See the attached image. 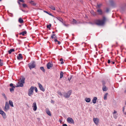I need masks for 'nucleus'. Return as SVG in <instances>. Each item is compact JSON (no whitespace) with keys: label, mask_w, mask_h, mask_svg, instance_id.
<instances>
[{"label":"nucleus","mask_w":126,"mask_h":126,"mask_svg":"<svg viewBox=\"0 0 126 126\" xmlns=\"http://www.w3.org/2000/svg\"><path fill=\"white\" fill-rule=\"evenodd\" d=\"M62 24H63L65 26H66V27H68L69 25V24H66V22L65 21H64L63 22V21L62 22Z\"/></svg>","instance_id":"c756f323"},{"label":"nucleus","mask_w":126,"mask_h":126,"mask_svg":"<svg viewBox=\"0 0 126 126\" xmlns=\"http://www.w3.org/2000/svg\"><path fill=\"white\" fill-rule=\"evenodd\" d=\"M58 41V40L57 39H55L54 40V41L55 43L56 44H57V42Z\"/></svg>","instance_id":"49530a36"},{"label":"nucleus","mask_w":126,"mask_h":126,"mask_svg":"<svg viewBox=\"0 0 126 126\" xmlns=\"http://www.w3.org/2000/svg\"><path fill=\"white\" fill-rule=\"evenodd\" d=\"M106 18L105 17H103L102 19L101 20H95V24L98 25H104L106 20Z\"/></svg>","instance_id":"f257e3e1"},{"label":"nucleus","mask_w":126,"mask_h":126,"mask_svg":"<svg viewBox=\"0 0 126 126\" xmlns=\"http://www.w3.org/2000/svg\"><path fill=\"white\" fill-rule=\"evenodd\" d=\"M115 62L114 61H111V64H115Z\"/></svg>","instance_id":"3c124183"},{"label":"nucleus","mask_w":126,"mask_h":126,"mask_svg":"<svg viewBox=\"0 0 126 126\" xmlns=\"http://www.w3.org/2000/svg\"><path fill=\"white\" fill-rule=\"evenodd\" d=\"M54 38L55 39H57V36H56V35L55 36H54Z\"/></svg>","instance_id":"6e6d98bb"},{"label":"nucleus","mask_w":126,"mask_h":126,"mask_svg":"<svg viewBox=\"0 0 126 126\" xmlns=\"http://www.w3.org/2000/svg\"><path fill=\"white\" fill-rule=\"evenodd\" d=\"M97 98L96 97H94L93 99L92 100V102L94 104H95L96 102V100Z\"/></svg>","instance_id":"412c9836"},{"label":"nucleus","mask_w":126,"mask_h":126,"mask_svg":"<svg viewBox=\"0 0 126 126\" xmlns=\"http://www.w3.org/2000/svg\"><path fill=\"white\" fill-rule=\"evenodd\" d=\"M94 122L96 125H98L99 122V119L97 118H94L93 119Z\"/></svg>","instance_id":"dca6fc26"},{"label":"nucleus","mask_w":126,"mask_h":126,"mask_svg":"<svg viewBox=\"0 0 126 126\" xmlns=\"http://www.w3.org/2000/svg\"><path fill=\"white\" fill-rule=\"evenodd\" d=\"M2 96H3L6 99H7V97H6V96L5 95L4 93H2Z\"/></svg>","instance_id":"79ce46f5"},{"label":"nucleus","mask_w":126,"mask_h":126,"mask_svg":"<svg viewBox=\"0 0 126 126\" xmlns=\"http://www.w3.org/2000/svg\"><path fill=\"white\" fill-rule=\"evenodd\" d=\"M125 104L126 105V101H125Z\"/></svg>","instance_id":"338daca9"},{"label":"nucleus","mask_w":126,"mask_h":126,"mask_svg":"<svg viewBox=\"0 0 126 126\" xmlns=\"http://www.w3.org/2000/svg\"><path fill=\"white\" fill-rule=\"evenodd\" d=\"M0 114L2 115L3 118H5L6 117L5 113L2 110L0 109Z\"/></svg>","instance_id":"9d476101"},{"label":"nucleus","mask_w":126,"mask_h":126,"mask_svg":"<svg viewBox=\"0 0 126 126\" xmlns=\"http://www.w3.org/2000/svg\"><path fill=\"white\" fill-rule=\"evenodd\" d=\"M46 112L47 113L49 116H51V114L48 108H47L46 109Z\"/></svg>","instance_id":"f3484780"},{"label":"nucleus","mask_w":126,"mask_h":126,"mask_svg":"<svg viewBox=\"0 0 126 126\" xmlns=\"http://www.w3.org/2000/svg\"><path fill=\"white\" fill-rule=\"evenodd\" d=\"M72 92L71 90L68 91L67 92L65 93L63 95L64 97L66 98H69L71 95Z\"/></svg>","instance_id":"20e7f679"},{"label":"nucleus","mask_w":126,"mask_h":126,"mask_svg":"<svg viewBox=\"0 0 126 126\" xmlns=\"http://www.w3.org/2000/svg\"><path fill=\"white\" fill-rule=\"evenodd\" d=\"M34 87L32 86L29 90L28 95L29 96H31L33 94Z\"/></svg>","instance_id":"423d86ee"},{"label":"nucleus","mask_w":126,"mask_h":126,"mask_svg":"<svg viewBox=\"0 0 126 126\" xmlns=\"http://www.w3.org/2000/svg\"><path fill=\"white\" fill-rule=\"evenodd\" d=\"M28 66L30 69L34 68L36 66V63L34 61H32L28 63Z\"/></svg>","instance_id":"7ed1b4c3"},{"label":"nucleus","mask_w":126,"mask_h":126,"mask_svg":"<svg viewBox=\"0 0 126 126\" xmlns=\"http://www.w3.org/2000/svg\"><path fill=\"white\" fill-rule=\"evenodd\" d=\"M67 122L69 124H74L75 123L74 120L71 117L68 118L67 119Z\"/></svg>","instance_id":"0eeeda50"},{"label":"nucleus","mask_w":126,"mask_h":126,"mask_svg":"<svg viewBox=\"0 0 126 126\" xmlns=\"http://www.w3.org/2000/svg\"><path fill=\"white\" fill-rule=\"evenodd\" d=\"M63 61V58L60 59V61Z\"/></svg>","instance_id":"5fc2aeb1"},{"label":"nucleus","mask_w":126,"mask_h":126,"mask_svg":"<svg viewBox=\"0 0 126 126\" xmlns=\"http://www.w3.org/2000/svg\"><path fill=\"white\" fill-rule=\"evenodd\" d=\"M72 79V77H70V78H68V80H71Z\"/></svg>","instance_id":"4d7b16f0"},{"label":"nucleus","mask_w":126,"mask_h":126,"mask_svg":"<svg viewBox=\"0 0 126 126\" xmlns=\"http://www.w3.org/2000/svg\"><path fill=\"white\" fill-rule=\"evenodd\" d=\"M72 23L73 24H77L79 23L74 19H73V20L72 21Z\"/></svg>","instance_id":"4be33fe9"},{"label":"nucleus","mask_w":126,"mask_h":126,"mask_svg":"<svg viewBox=\"0 0 126 126\" xmlns=\"http://www.w3.org/2000/svg\"><path fill=\"white\" fill-rule=\"evenodd\" d=\"M11 14V17H13V14Z\"/></svg>","instance_id":"0e129e2a"},{"label":"nucleus","mask_w":126,"mask_h":126,"mask_svg":"<svg viewBox=\"0 0 126 126\" xmlns=\"http://www.w3.org/2000/svg\"><path fill=\"white\" fill-rule=\"evenodd\" d=\"M107 62L108 63H111V61H110V59H109L108 60Z\"/></svg>","instance_id":"de8ad7c7"},{"label":"nucleus","mask_w":126,"mask_h":126,"mask_svg":"<svg viewBox=\"0 0 126 126\" xmlns=\"http://www.w3.org/2000/svg\"><path fill=\"white\" fill-rule=\"evenodd\" d=\"M62 126H68L67 125L65 124H63V125Z\"/></svg>","instance_id":"603ef678"},{"label":"nucleus","mask_w":126,"mask_h":126,"mask_svg":"<svg viewBox=\"0 0 126 126\" xmlns=\"http://www.w3.org/2000/svg\"><path fill=\"white\" fill-rule=\"evenodd\" d=\"M22 6H23V7L24 8H25V7H28L27 5L26 4H23Z\"/></svg>","instance_id":"a19ab883"},{"label":"nucleus","mask_w":126,"mask_h":126,"mask_svg":"<svg viewBox=\"0 0 126 126\" xmlns=\"http://www.w3.org/2000/svg\"><path fill=\"white\" fill-rule=\"evenodd\" d=\"M102 5L101 4H97V7H96V8H100V7Z\"/></svg>","instance_id":"ea45409f"},{"label":"nucleus","mask_w":126,"mask_h":126,"mask_svg":"<svg viewBox=\"0 0 126 126\" xmlns=\"http://www.w3.org/2000/svg\"><path fill=\"white\" fill-rule=\"evenodd\" d=\"M10 86L11 87V88L9 89L10 92L11 93L13 92L15 87L14 86L13 84L12 83L10 84Z\"/></svg>","instance_id":"6e6552de"},{"label":"nucleus","mask_w":126,"mask_h":126,"mask_svg":"<svg viewBox=\"0 0 126 126\" xmlns=\"http://www.w3.org/2000/svg\"><path fill=\"white\" fill-rule=\"evenodd\" d=\"M9 104L11 107H14V105L13 104V102L12 101L10 100L9 101Z\"/></svg>","instance_id":"393cba45"},{"label":"nucleus","mask_w":126,"mask_h":126,"mask_svg":"<svg viewBox=\"0 0 126 126\" xmlns=\"http://www.w3.org/2000/svg\"><path fill=\"white\" fill-rule=\"evenodd\" d=\"M27 33V32L26 31H25L21 32H20L19 33V34L20 35H22L23 36H24L25 35V34H26Z\"/></svg>","instance_id":"b1692460"},{"label":"nucleus","mask_w":126,"mask_h":126,"mask_svg":"<svg viewBox=\"0 0 126 126\" xmlns=\"http://www.w3.org/2000/svg\"><path fill=\"white\" fill-rule=\"evenodd\" d=\"M113 117L115 119H116L117 117V115H116L115 114H114L113 116Z\"/></svg>","instance_id":"c03bdc74"},{"label":"nucleus","mask_w":126,"mask_h":126,"mask_svg":"<svg viewBox=\"0 0 126 126\" xmlns=\"http://www.w3.org/2000/svg\"><path fill=\"white\" fill-rule=\"evenodd\" d=\"M44 12L46 13H47V14H48L49 15H50L52 16H53L52 14L51 13H50L48 12H47V11H46L45 10H44Z\"/></svg>","instance_id":"2f4dec72"},{"label":"nucleus","mask_w":126,"mask_h":126,"mask_svg":"<svg viewBox=\"0 0 126 126\" xmlns=\"http://www.w3.org/2000/svg\"><path fill=\"white\" fill-rule=\"evenodd\" d=\"M63 73L62 71H61L60 72V79L62 78L63 76Z\"/></svg>","instance_id":"7c9ffc66"},{"label":"nucleus","mask_w":126,"mask_h":126,"mask_svg":"<svg viewBox=\"0 0 126 126\" xmlns=\"http://www.w3.org/2000/svg\"><path fill=\"white\" fill-rule=\"evenodd\" d=\"M51 24H50L49 25H47V28L49 29V30H50V28L51 27Z\"/></svg>","instance_id":"4c0bfd02"},{"label":"nucleus","mask_w":126,"mask_h":126,"mask_svg":"<svg viewBox=\"0 0 126 126\" xmlns=\"http://www.w3.org/2000/svg\"><path fill=\"white\" fill-rule=\"evenodd\" d=\"M56 35V34H52V35L51 36V38L52 39H53L54 38V36H55Z\"/></svg>","instance_id":"58836bf2"},{"label":"nucleus","mask_w":126,"mask_h":126,"mask_svg":"<svg viewBox=\"0 0 126 126\" xmlns=\"http://www.w3.org/2000/svg\"><path fill=\"white\" fill-rule=\"evenodd\" d=\"M34 90H35V92H37L38 91V90H37V88H36V87H34Z\"/></svg>","instance_id":"a18cd8bd"},{"label":"nucleus","mask_w":126,"mask_h":126,"mask_svg":"<svg viewBox=\"0 0 126 126\" xmlns=\"http://www.w3.org/2000/svg\"><path fill=\"white\" fill-rule=\"evenodd\" d=\"M20 2L24 3L25 2V1L23 0H18L17 1V2L19 4H20Z\"/></svg>","instance_id":"e433bc0d"},{"label":"nucleus","mask_w":126,"mask_h":126,"mask_svg":"<svg viewBox=\"0 0 126 126\" xmlns=\"http://www.w3.org/2000/svg\"><path fill=\"white\" fill-rule=\"evenodd\" d=\"M108 94V93H106L105 94L104 97V100H106L107 99V95Z\"/></svg>","instance_id":"f704fd0d"},{"label":"nucleus","mask_w":126,"mask_h":126,"mask_svg":"<svg viewBox=\"0 0 126 126\" xmlns=\"http://www.w3.org/2000/svg\"><path fill=\"white\" fill-rule=\"evenodd\" d=\"M25 78L24 77H22V78H20L19 80V82H18L16 84V87H22L23 86V84L25 83Z\"/></svg>","instance_id":"f03ea898"},{"label":"nucleus","mask_w":126,"mask_h":126,"mask_svg":"<svg viewBox=\"0 0 126 126\" xmlns=\"http://www.w3.org/2000/svg\"><path fill=\"white\" fill-rule=\"evenodd\" d=\"M109 11V8H106V13H108Z\"/></svg>","instance_id":"37998d69"},{"label":"nucleus","mask_w":126,"mask_h":126,"mask_svg":"<svg viewBox=\"0 0 126 126\" xmlns=\"http://www.w3.org/2000/svg\"><path fill=\"white\" fill-rule=\"evenodd\" d=\"M125 109V107L124 106L123 108L122 111L123 112L124 111V110Z\"/></svg>","instance_id":"09e8293b"},{"label":"nucleus","mask_w":126,"mask_h":126,"mask_svg":"<svg viewBox=\"0 0 126 126\" xmlns=\"http://www.w3.org/2000/svg\"><path fill=\"white\" fill-rule=\"evenodd\" d=\"M123 113L125 115H126V112H125L124 111V112H123Z\"/></svg>","instance_id":"680f3d73"},{"label":"nucleus","mask_w":126,"mask_h":126,"mask_svg":"<svg viewBox=\"0 0 126 126\" xmlns=\"http://www.w3.org/2000/svg\"><path fill=\"white\" fill-rule=\"evenodd\" d=\"M60 44H61L60 42V41H58L57 44L60 45Z\"/></svg>","instance_id":"8fccbe9b"},{"label":"nucleus","mask_w":126,"mask_h":126,"mask_svg":"<svg viewBox=\"0 0 126 126\" xmlns=\"http://www.w3.org/2000/svg\"><path fill=\"white\" fill-rule=\"evenodd\" d=\"M18 21L21 23H22L24 22L23 20L21 17H20L19 18Z\"/></svg>","instance_id":"5701e85b"},{"label":"nucleus","mask_w":126,"mask_h":126,"mask_svg":"<svg viewBox=\"0 0 126 126\" xmlns=\"http://www.w3.org/2000/svg\"><path fill=\"white\" fill-rule=\"evenodd\" d=\"M91 13L94 16H96V13L94 12L93 11H92L91 12Z\"/></svg>","instance_id":"72a5a7b5"},{"label":"nucleus","mask_w":126,"mask_h":126,"mask_svg":"<svg viewBox=\"0 0 126 126\" xmlns=\"http://www.w3.org/2000/svg\"><path fill=\"white\" fill-rule=\"evenodd\" d=\"M64 62L63 61H61V64H63V63Z\"/></svg>","instance_id":"052dcab7"},{"label":"nucleus","mask_w":126,"mask_h":126,"mask_svg":"<svg viewBox=\"0 0 126 126\" xmlns=\"http://www.w3.org/2000/svg\"><path fill=\"white\" fill-rule=\"evenodd\" d=\"M17 58L18 60H20V59H23V57L22 54H19L18 55V56H17Z\"/></svg>","instance_id":"a211bd4d"},{"label":"nucleus","mask_w":126,"mask_h":126,"mask_svg":"<svg viewBox=\"0 0 126 126\" xmlns=\"http://www.w3.org/2000/svg\"><path fill=\"white\" fill-rule=\"evenodd\" d=\"M126 8V4L124 3L123 4L121 7L120 10L121 11H124Z\"/></svg>","instance_id":"f8f14e48"},{"label":"nucleus","mask_w":126,"mask_h":126,"mask_svg":"<svg viewBox=\"0 0 126 126\" xmlns=\"http://www.w3.org/2000/svg\"><path fill=\"white\" fill-rule=\"evenodd\" d=\"M117 112L116 111L114 110V112L113 113V114H114V113H116Z\"/></svg>","instance_id":"13d9d810"},{"label":"nucleus","mask_w":126,"mask_h":126,"mask_svg":"<svg viewBox=\"0 0 126 126\" xmlns=\"http://www.w3.org/2000/svg\"><path fill=\"white\" fill-rule=\"evenodd\" d=\"M53 64L52 63L48 62L47 64V68L48 69H50L53 66Z\"/></svg>","instance_id":"9b49d317"},{"label":"nucleus","mask_w":126,"mask_h":126,"mask_svg":"<svg viewBox=\"0 0 126 126\" xmlns=\"http://www.w3.org/2000/svg\"><path fill=\"white\" fill-rule=\"evenodd\" d=\"M49 8L53 10H55V8L53 5H51L49 6Z\"/></svg>","instance_id":"cd10ccee"},{"label":"nucleus","mask_w":126,"mask_h":126,"mask_svg":"<svg viewBox=\"0 0 126 126\" xmlns=\"http://www.w3.org/2000/svg\"><path fill=\"white\" fill-rule=\"evenodd\" d=\"M111 5L113 7H115L116 6V4L115 2L112 0H111L110 1Z\"/></svg>","instance_id":"ddd939ff"},{"label":"nucleus","mask_w":126,"mask_h":126,"mask_svg":"<svg viewBox=\"0 0 126 126\" xmlns=\"http://www.w3.org/2000/svg\"><path fill=\"white\" fill-rule=\"evenodd\" d=\"M54 101L52 100H51V103H54Z\"/></svg>","instance_id":"bf43d9fd"},{"label":"nucleus","mask_w":126,"mask_h":126,"mask_svg":"<svg viewBox=\"0 0 126 126\" xmlns=\"http://www.w3.org/2000/svg\"><path fill=\"white\" fill-rule=\"evenodd\" d=\"M30 3L33 6H35L36 4V3L34 2L32 0L31 1H30Z\"/></svg>","instance_id":"a878e982"},{"label":"nucleus","mask_w":126,"mask_h":126,"mask_svg":"<svg viewBox=\"0 0 126 126\" xmlns=\"http://www.w3.org/2000/svg\"><path fill=\"white\" fill-rule=\"evenodd\" d=\"M21 10L23 12H25V10H23L22 9H21Z\"/></svg>","instance_id":"e2e57ef3"},{"label":"nucleus","mask_w":126,"mask_h":126,"mask_svg":"<svg viewBox=\"0 0 126 126\" xmlns=\"http://www.w3.org/2000/svg\"><path fill=\"white\" fill-rule=\"evenodd\" d=\"M56 18L60 22H61L62 23L63 21V19L60 17L57 16L56 17Z\"/></svg>","instance_id":"aec40b11"},{"label":"nucleus","mask_w":126,"mask_h":126,"mask_svg":"<svg viewBox=\"0 0 126 126\" xmlns=\"http://www.w3.org/2000/svg\"><path fill=\"white\" fill-rule=\"evenodd\" d=\"M9 105L7 102L6 103L5 105L4 108V110L5 111H7V110H9Z\"/></svg>","instance_id":"1a4fd4ad"},{"label":"nucleus","mask_w":126,"mask_h":126,"mask_svg":"<svg viewBox=\"0 0 126 126\" xmlns=\"http://www.w3.org/2000/svg\"><path fill=\"white\" fill-rule=\"evenodd\" d=\"M3 65V61L2 60L0 59V66H2Z\"/></svg>","instance_id":"c9c22d12"},{"label":"nucleus","mask_w":126,"mask_h":126,"mask_svg":"<svg viewBox=\"0 0 126 126\" xmlns=\"http://www.w3.org/2000/svg\"><path fill=\"white\" fill-rule=\"evenodd\" d=\"M40 69L43 71V73H45V70L43 67L42 66L40 67Z\"/></svg>","instance_id":"473e14b6"},{"label":"nucleus","mask_w":126,"mask_h":126,"mask_svg":"<svg viewBox=\"0 0 126 126\" xmlns=\"http://www.w3.org/2000/svg\"><path fill=\"white\" fill-rule=\"evenodd\" d=\"M118 126H122L121 125H119Z\"/></svg>","instance_id":"774afa93"},{"label":"nucleus","mask_w":126,"mask_h":126,"mask_svg":"<svg viewBox=\"0 0 126 126\" xmlns=\"http://www.w3.org/2000/svg\"><path fill=\"white\" fill-rule=\"evenodd\" d=\"M124 61H125V62H126V59H125Z\"/></svg>","instance_id":"69168bd1"},{"label":"nucleus","mask_w":126,"mask_h":126,"mask_svg":"<svg viewBox=\"0 0 126 126\" xmlns=\"http://www.w3.org/2000/svg\"><path fill=\"white\" fill-rule=\"evenodd\" d=\"M97 11L98 13V15H101L103 14L102 11V10L100 9H98Z\"/></svg>","instance_id":"6ab92c4d"},{"label":"nucleus","mask_w":126,"mask_h":126,"mask_svg":"<svg viewBox=\"0 0 126 126\" xmlns=\"http://www.w3.org/2000/svg\"><path fill=\"white\" fill-rule=\"evenodd\" d=\"M102 90L103 91H106L108 89V88L105 86L106 82L105 81L103 80L102 81Z\"/></svg>","instance_id":"39448f33"},{"label":"nucleus","mask_w":126,"mask_h":126,"mask_svg":"<svg viewBox=\"0 0 126 126\" xmlns=\"http://www.w3.org/2000/svg\"><path fill=\"white\" fill-rule=\"evenodd\" d=\"M33 110L34 111L36 110L37 109V107L36 104V103L34 102L33 103V105L32 106Z\"/></svg>","instance_id":"4468645a"},{"label":"nucleus","mask_w":126,"mask_h":126,"mask_svg":"<svg viewBox=\"0 0 126 126\" xmlns=\"http://www.w3.org/2000/svg\"><path fill=\"white\" fill-rule=\"evenodd\" d=\"M85 100L87 102H89L91 101V99L90 98H86Z\"/></svg>","instance_id":"c85d7f7f"},{"label":"nucleus","mask_w":126,"mask_h":126,"mask_svg":"<svg viewBox=\"0 0 126 126\" xmlns=\"http://www.w3.org/2000/svg\"><path fill=\"white\" fill-rule=\"evenodd\" d=\"M58 94L59 95H60L61 96L62 95V94L61 92H59Z\"/></svg>","instance_id":"864d4df0"},{"label":"nucleus","mask_w":126,"mask_h":126,"mask_svg":"<svg viewBox=\"0 0 126 126\" xmlns=\"http://www.w3.org/2000/svg\"><path fill=\"white\" fill-rule=\"evenodd\" d=\"M15 51V50L14 49H11L8 51V52L9 54H11L12 52H14Z\"/></svg>","instance_id":"bb28decb"},{"label":"nucleus","mask_w":126,"mask_h":126,"mask_svg":"<svg viewBox=\"0 0 126 126\" xmlns=\"http://www.w3.org/2000/svg\"><path fill=\"white\" fill-rule=\"evenodd\" d=\"M38 85L41 90L43 92H44L45 91V89L44 88L42 85L40 83H38Z\"/></svg>","instance_id":"2eb2a0df"}]
</instances>
